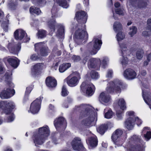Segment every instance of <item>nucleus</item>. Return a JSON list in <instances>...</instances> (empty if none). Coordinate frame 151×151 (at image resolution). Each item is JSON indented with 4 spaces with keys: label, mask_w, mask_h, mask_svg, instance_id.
<instances>
[{
    "label": "nucleus",
    "mask_w": 151,
    "mask_h": 151,
    "mask_svg": "<svg viewBox=\"0 0 151 151\" xmlns=\"http://www.w3.org/2000/svg\"><path fill=\"white\" fill-rule=\"evenodd\" d=\"M50 132L48 126L43 127L38 129V133H35L33 138L34 143L36 145L42 144L46 138L49 135Z\"/></svg>",
    "instance_id": "1"
},
{
    "label": "nucleus",
    "mask_w": 151,
    "mask_h": 151,
    "mask_svg": "<svg viewBox=\"0 0 151 151\" xmlns=\"http://www.w3.org/2000/svg\"><path fill=\"white\" fill-rule=\"evenodd\" d=\"M83 117L86 118L82 121V124L85 126H90L95 118L94 112L88 108H86L84 111H82L81 113Z\"/></svg>",
    "instance_id": "2"
},
{
    "label": "nucleus",
    "mask_w": 151,
    "mask_h": 151,
    "mask_svg": "<svg viewBox=\"0 0 151 151\" xmlns=\"http://www.w3.org/2000/svg\"><path fill=\"white\" fill-rule=\"evenodd\" d=\"M140 138L136 135H134L130 139L129 142L132 144L130 151H144V147L141 143Z\"/></svg>",
    "instance_id": "3"
},
{
    "label": "nucleus",
    "mask_w": 151,
    "mask_h": 151,
    "mask_svg": "<svg viewBox=\"0 0 151 151\" xmlns=\"http://www.w3.org/2000/svg\"><path fill=\"white\" fill-rule=\"evenodd\" d=\"M122 85V83L118 80L111 82L109 86L106 89V91L108 93L113 92L114 90L116 91L120 92V86Z\"/></svg>",
    "instance_id": "4"
},
{
    "label": "nucleus",
    "mask_w": 151,
    "mask_h": 151,
    "mask_svg": "<svg viewBox=\"0 0 151 151\" xmlns=\"http://www.w3.org/2000/svg\"><path fill=\"white\" fill-rule=\"evenodd\" d=\"M14 107V105L12 102H8L7 101L0 102V111L2 109L3 111L6 114L10 113Z\"/></svg>",
    "instance_id": "5"
},
{
    "label": "nucleus",
    "mask_w": 151,
    "mask_h": 151,
    "mask_svg": "<svg viewBox=\"0 0 151 151\" xmlns=\"http://www.w3.org/2000/svg\"><path fill=\"white\" fill-rule=\"evenodd\" d=\"M71 145L74 150L77 151H85V148L79 138H75L71 142Z\"/></svg>",
    "instance_id": "6"
},
{
    "label": "nucleus",
    "mask_w": 151,
    "mask_h": 151,
    "mask_svg": "<svg viewBox=\"0 0 151 151\" xmlns=\"http://www.w3.org/2000/svg\"><path fill=\"white\" fill-rule=\"evenodd\" d=\"M35 50L39 49L40 54L41 56H45L47 55L49 52L48 47L44 46L43 43L39 42L35 44Z\"/></svg>",
    "instance_id": "7"
},
{
    "label": "nucleus",
    "mask_w": 151,
    "mask_h": 151,
    "mask_svg": "<svg viewBox=\"0 0 151 151\" xmlns=\"http://www.w3.org/2000/svg\"><path fill=\"white\" fill-rule=\"evenodd\" d=\"M13 86L10 87L6 86V90H4L1 92L0 94L1 99H7L11 97L14 95L15 91L13 88Z\"/></svg>",
    "instance_id": "8"
},
{
    "label": "nucleus",
    "mask_w": 151,
    "mask_h": 151,
    "mask_svg": "<svg viewBox=\"0 0 151 151\" xmlns=\"http://www.w3.org/2000/svg\"><path fill=\"white\" fill-rule=\"evenodd\" d=\"M94 86L92 84H88L85 82H83L81 85V88L83 92L86 91V94L89 96H91L93 93V88Z\"/></svg>",
    "instance_id": "9"
},
{
    "label": "nucleus",
    "mask_w": 151,
    "mask_h": 151,
    "mask_svg": "<svg viewBox=\"0 0 151 151\" xmlns=\"http://www.w3.org/2000/svg\"><path fill=\"white\" fill-rule=\"evenodd\" d=\"M41 104L40 99H37L31 104L30 111L33 114L37 113L40 109Z\"/></svg>",
    "instance_id": "10"
},
{
    "label": "nucleus",
    "mask_w": 151,
    "mask_h": 151,
    "mask_svg": "<svg viewBox=\"0 0 151 151\" xmlns=\"http://www.w3.org/2000/svg\"><path fill=\"white\" fill-rule=\"evenodd\" d=\"M75 38L78 40H87L88 35L86 31L82 29H78L75 32Z\"/></svg>",
    "instance_id": "11"
},
{
    "label": "nucleus",
    "mask_w": 151,
    "mask_h": 151,
    "mask_svg": "<svg viewBox=\"0 0 151 151\" xmlns=\"http://www.w3.org/2000/svg\"><path fill=\"white\" fill-rule=\"evenodd\" d=\"M146 1V0H129V2L133 6L142 8L146 7L147 5Z\"/></svg>",
    "instance_id": "12"
},
{
    "label": "nucleus",
    "mask_w": 151,
    "mask_h": 151,
    "mask_svg": "<svg viewBox=\"0 0 151 151\" xmlns=\"http://www.w3.org/2000/svg\"><path fill=\"white\" fill-rule=\"evenodd\" d=\"M86 13L83 11H79L76 12L75 18L79 23H86L87 17L86 16Z\"/></svg>",
    "instance_id": "13"
},
{
    "label": "nucleus",
    "mask_w": 151,
    "mask_h": 151,
    "mask_svg": "<svg viewBox=\"0 0 151 151\" xmlns=\"http://www.w3.org/2000/svg\"><path fill=\"white\" fill-rule=\"evenodd\" d=\"M124 76L128 80H132L135 78L136 73L133 70L128 68L126 69L124 72Z\"/></svg>",
    "instance_id": "14"
},
{
    "label": "nucleus",
    "mask_w": 151,
    "mask_h": 151,
    "mask_svg": "<svg viewBox=\"0 0 151 151\" xmlns=\"http://www.w3.org/2000/svg\"><path fill=\"white\" fill-rule=\"evenodd\" d=\"M94 45L93 50L90 52V53L91 54H95L97 52L98 50H99L100 48L102 43L101 40H99L98 39H93Z\"/></svg>",
    "instance_id": "15"
},
{
    "label": "nucleus",
    "mask_w": 151,
    "mask_h": 151,
    "mask_svg": "<svg viewBox=\"0 0 151 151\" xmlns=\"http://www.w3.org/2000/svg\"><path fill=\"white\" fill-rule=\"evenodd\" d=\"M101 61L99 59L91 58L89 60L88 67L90 68H95L100 66Z\"/></svg>",
    "instance_id": "16"
},
{
    "label": "nucleus",
    "mask_w": 151,
    "mask_h": 151,
    "mask_svg": "<svg viewBox=\"0 0 151 151\" xmlns=\"http://www.w3.org/2000/svg\"><path fill=\"white\" fill-rule=\"evenodd\" d=\"M26 36H27V35L25 32L22 29H19L17 30L14 32V35L15 38L17 40H22L23 38Z\"/></svg>",
    "instance_id": "17"
},
{
    "label": "nucleus",
    "mask_w": 151,
    "mask_h": 151,
    "mask_svg": "<svg viewBox=\"0 0 151 151\" xmlns=\"http://www.w3.org/2000/svg\"><path fill=\"white\" fill-rule=\"evenodd\" d=\"M43 68L42 63H38L35 65L32 69V75H35L40 73Z\"/></svg>",
    "instance_id": "18"
},
{
    "label": "nucleus",
    "mask_w": 151,
    "mask_h": 151,
    "mask_svg": "<svg viewBox=\"0 0 151 151\" xmlns=\"http://www.w3.org/2000/svg\"><path fill=\"white\" fill-rule=\"evenodd\" d=\"M57 30L56 33V36L59 38H63L64 36V27L61 24L57 25Z\"/></svg>",
    "instance_id": "19"
},
{
    "label": "nucleus",
    "mask_w": 151,
    "mask_h": 151,
    "mask_svg": "<svg viewBox=\"0 0 151 151\" xmlns=\"http://www.w3.org/2000/svg\"><path fill=\"white\" fill-rule=\"evenodd\" d=\"M46 83L47 86L50 88L55 87L57 85L56 80L51 77H47L46 79Z\"/></svg>",
    "instance_id": "20"
},
{
    "label": "nucleus",
    "mask_w": 151,
    "mask_h": 151,
    "mask_svg": "<svg viewBox=\"0 0 151 151\" xmlns=\"http://www.w3.org/2000/svg\"><path fill=\"white\" fill-rule=\"evenodd\" d=\"M135 120L133 117H129L125 122V127L129 130L132 129L134 124Z\"/></svg>",
    "instance_id": "21"
},
{
    "label": "nucleus",
    "mask_w": 151,
    "mask_h": 151,
    "mask_svg": "<svg viewBox=\"0 0 151 151\" xmlns=\"http://www.w3.org/2000/svg\"><path fill=\"white\" fill-rule=\"evenodd\" d=\"M110 96L109 95H107L104 92L101 93L99 96V101L101 103H107L110 100Z\"/></svg>",
    "instance_id": "22"
},
{
    "label": "nucleus",
    "mask_w": 151,
    "mask_h": 151,
    "mask_svg": "<svg viewBox=\"0 0 151 151\" xmlns=\"http://www.w3.org/2000/svg\"><path fill=\"white\" fill-rule=\"evenodd\" d=\"M7 61L9 64L13 67L16 68L19 65V61L16 57H14V58H10L7 60Z\"/></svg>",
    "instance_id": "23"
},
{
    "label": "nucleus",
    "mask_w": 151,
    "mask_h": 151,
    "mask_svg": "<svg viewBox=\"0 0 151 151\" xmlns=\"http://www.w3.org/2000/svg\"><path fill=\"white\" fill-rule=\"evenodd\" d=\"M64 119L62 117H59L54 121V124L56 129L60 127L63 125Z\"/></svg>",
    "instance_id": "24"
},
{
    "label": "nucleus",
    "mask_w": 151,
    "mask_h": 151,
    "mask_svg": "<svg viewBox=\"0 0 151 151\" xmlns=\"http://www.w3.org/2000/svg\"><path fill=\"white\" fill-rule=\"evenodd\" d=\"M143 96L145 102L149 105L151 104V94L150 93L143 92Z\"/></svg>",
    "instance_id": "25"
},
{
    "label": "nucleus",
    "mask_w": 151,
    "mask_h": 151,
    "mask_svg": "<svg viewBox=\"0 0 151 151\" xmlns=\"http://www.w3.org/2000/svg\"><path fill=\"white\" fill-rule=\"evenodd\" d=\"M12 75L11 72H7L5 74V81L7 83V86L11 87L13 86V83L11 82L10 80L11 79V76Z\"/></svg>",
    "instance_id": "26"
},
{
    "label": "nucleus",
    "mask_w": 151,
    "mask_h": 151,
    "mask_svg": "<svg viewBox=\"0 0 151 151\" xmlns=\"http://www.w3.org/2000/svg\"><path fill=\"white\" fill-rule=\"evenodd\" d=\"M113 29L115 32L121 31L122 29V24L119 22H116L113 25Z\"/></svg>",
    "instance_id": "27"
},
{
    "label": "nucleus",
    "mask_w": 151,
    "mask_h": 151,
    "mask_svg": "<svg viewBox=\"0 0 151 151\" xmlns=\"http://www.w3.org/2000/svg\"><path fill=\"white\" fill-rule=\"evenodd\" d=\"M77 81V78L76 77L74 76L72 77L68 81L67 83L70 86H74L76 85Z\"/></svg>",
    "instance_id": "28"
},
{
    "label": "nucleus",
    "mask_w": 151,
    "mask_h": 151,
    "mask_svg": "<svg viewBox=\"0 0 151 151\" xmlns=\"http://www.w3.org/2000/svg\"><path fill=\"white\" fill-rule=\"evenodd\" d=\"M71 64L70 63H63L60 65L59 70L60 72H63L66 70L68 68L70 67Z\"/></svg>",
    "instance_id": "29"
},
{
    "label": "nucleus",
    "mask_w": 151,
    "mask_h": 151,
    "mask_svg": "<svg viewBox=\"0 0 151 151\" xmlns=\"http://www.w3.org/2000/svg\"><path fill=\"white\" fill-rule=\"evenodd\" d=\"M55 24L56 22L55 19H50L48 22V25L49 27L52 30L51 31H53V32H54L55 30Z\"/></svg>",
    "instance_id": "30"
},
{
    "label": "nucleus",
    "mask_w": 151,
    "mask_h": 151,
    "mask_svg": "<svg viewBox=\"0 0 151 151\" xmlns=\"http://www.w3.org/2000/svg\"><path fill=\"white\" fill-rule=\"evenodd\" d=\"M20 48V44L18 43L16 47H11L10 49H9V51L11 53L17 54L18 53Z\"/></svg>",
    "instance_id": "31"
},
{
    "label": "nucleus",
    "mask_w": 151,
    "mask_h": 151,
    "mask_svg": "<svg viewBox=\"0 0 151 151\" xmlns=\"http://www.w3.org/2000/svg\"><path fill=\"white\" fill-rule=\"evenodd\" d=\"M89 144L92 147H96L97 145V140L96 138L91 137L88 139Z\"/></svg>",
    "instance_id": "32"
},
{
    "label": "nucleus",
    "mask_w": 151,
    "mask_h": 151,
    "mask_svg": "<svg viewBox=\"0 0 151 151\" xmlns=\"http://www.w3.org/2000/svg\"><path fill=\"white\" fill-rule=\"evenodd\" d=\"M56 2L60 6L64 8H67L68 6L66 0H56Z\"/></svg>",
    "instance_id": "33"
},
{
    "label": "nucleus",
    "mask_w": 151,
    "mask_h": 151,
    "mask_svg": "<svg viewBox=\"0 0 151 151\" xmlns=\"http://www.w3.org/2000/svg\"><path fill=\"white\" fill-rule=\"evenodd\" d=\"M118 104L121 109L124 110L126 109L125 103L123 99H119L118 101Z\"/></svg>",
    "instance_id": "34"
},
{
    "label": "nucleus",
    "mask_w": 151,
    "mask_h": 151,
    "mask_svg": "<svg viewBox=\"0 0 151 151\" xmlns=\"http://www.w3.org/2000/svg\"><path fill=\"white\" fill-rule=\"evenodd\" d=\"M116 37L117 41L119 42L124 39L125 35L124 33L120 31L118 32L116 35Z\"/></svg>",
    "instance_id": "35"
},
{
    "label": "nucleus",
    "mask_w": 151,
    "mask_h": 151,
    "mask_svg": "<svg viewBox=\"0 0 151 151\" xmlns=\"http://www.w3.org/2000/svg\"><path fill=\"white\" fill-rule=\"evenodd\" d=\"M107 129L106 126L102 125L97 129V131L101 134H103Z\"/></svg>",
    "instance_id": "36"
},
{
    "label": "nucleus",
    "mask_w": 151,
    "mask_h": 151,
    "mask_svg": "<svg viewBox=\"0 0 151 151\" xmlns=\"http://www.w3.org/2000/svg\"><path fill=\"white\" fill-rule=\"evenodd\" d=\"M144 53V51L143 50H138L136 52L137 58L138 59H141L143 57Z\"/></svg>",
    "instance_id": "37"
},
{
    "label": "nucleus",
    "mask_w": 151,
    "mask_h": 151,
    "mask_svg": "<svg viewBox=\"0 0 151 151\" xmlns=\"http://www.w3.org/2000/svg\"><path fill=\"white\" fill-rule=\"evenodd\" d=\"M17 5L16 0H13L11 1L9 4V7L12 10L16 9Z\"/></svg>",
    "instance_id": "38"
},
{
    "label": "nucleus",
    "mask_w": 151,
    "mask_h": 151,
    "mask_svg": "<svg viewBox=\"0 0 151 151\" xmlns=\"http://www.w3.org/2000/svg\"><path fill=\"white\" fill-rule=\"evenodd\" d=\"M59 135H60V133H53L51 134L52 139L55 144L57 143V140L56 139V137H58Z\"/></svg>",
    "instance_id": "39"
},
{
    "label": "nucleus",
    "mask_w": 151,
    "mask_h": 151,
    "mask_svg": "<svg viewBox=\"0 0 151 151\" xmlns=\"http://www.w3.org/2000/svg\"><path fill=\"white\" fill-rule=\"evenodd\" d=\"M37 34L38 37L41 38H43L46 36V32L43 30H39Z\"/></svg>",
    "instance_id": "40"
},
{
    "label": "nucleus",
    "mask_w": 151,
    "mask_h": 151,
    "mask_svg": "<svg viewBox=\"0 0 151 151\" xmlns=\"http://www.w3.org/2000/svg\"><path fill=\"white\" fill-rule=\"evenodd\" d=\"M130 29L131 31L129 32V34L130 35L131 37H132L136 34L137 30V28L136 27L132 26L130 28Z\"/></svg>",
    "instance_id": "41"
},
{
    "label": "nucleus",
    "mask_w": 151,
    "mask_h": 151,
    "mask_svg": "<svg viewBox=\"0 0 151 151\" xmlns=\"http://www.w3.org/2000/svg\"><path fill=\"white\" fill-rule=\"evenodd\" d=\"M29 11L31 13H33L37 14H39L41 13V11L39 9L35 8V9L32 7L30 8Z\"/></svg>",
    "instance_id": "42"
},
{
    "label": "nucleus",
    "mask_w": 151,
    "mask_h": 151,
    "mask_svg": "<svg viewBox=\"0 0 151 151\" xmlns=\"http://www.w3.org/2000/svg\"><path fill=\"white\" fill-rule=\"evenodd\" d=\"M91 77L93 79H96L98 78L99 75L98 73L94 71H92L90 73Z\"/></svg>",
    "instance_id": "43"
},
{
    "label": "nucleus",
    "mask_w": 151,
    "mask_h": 151,
    "mask_svg": "<svg viewBox=\"0 0 151 151\" xmlns=\"http://www.w3.org/2000/svg\"><path fill=\"white\" fill-rule=\"evenodd\" d=\"M144 136L147 140H148L151 138V132L147 131L146 133L144 134Z\"/></svg>",
    "instance_id": "44"
},
{
    "label": "nucleus",
    "mask_w": 151,
    "mask_h": 151,
    "mask_svg": "<svg viewBox=\"0 0 151 151\" xmlns=\"http://www.w3.org/2000/svg\"><path fill=\"white\" fill-rule=\"evenodd\" d=\"M112 115V111L111 110H109L107 112H106L105 114V118L109 119L110 118Z\"/></svg>",
    "instance_id": "45"
},
{
    "label": "nucleus",
    "mask_w": 151,
    "mask_h": 151,
    "mask_svg": "<svg viewBox=\"0 0 151 151\" xmlns=\"http://www.w3.org/2000/svg\"><path fill=\"white\" fill-rule=\"evenodd\" d=\"M119 137L116 134H115L114 133L113 134L111 137L112 139L113 140V141L114 142H115L116 144L118 145V143H117V141H116V140Z\"/></svg>",
    "instance_id": "46"
},
{
    "label": "nucleus",
    "mask_w": 151,
    "mask_h": 151,
    "mask_svg": "<svg viewBox=\"0 0 151 151\" xmlns=\"http://www.w3.org/2000/svg\"><path fill=\"white\" fill-rule=\"evenodd\" d=\"M115 12L116 14L120 15H124V14L123 10L120 8L116 9H115Z\"/></svg>",
    "instance_id": "47"
},
{
    "label": "nucleus",
    "mask_w": 151,
    "mask_h": 151,
    "mask_svg": "<svg viewBox=\"0 0 151 151\" xmlns=\"http://www.w3.org/2000/svg\"><path fill=\"white\" fill-rule=\"evenodd\" d=\"M62 95L63 96H66L68 95L67 91L64 86H63L62 88Z\"/></svg>",
    "instance_id": "48"
},
{
    "label": "nucleus",
    "mask_w": 151,
    "mask_h": 151,
    "mask_svg": "<svg viewBox=\"0 0 151 151\" xmlns=\"http://www.w3.org/2000/svg\"><path fill=\"white\" fill-rule=\"evenodd\" d=\"M40 58V56L36 55V54L32 55L30 57V59L32 60H35Z\"/></svg>",
    "instance_id": "49"
},
{
    "label": "nucleus",
    "mask_w": 151,
    "mask_h": 151,
    "mask_svg": "<svg viewBox=\"0 0 151 151\" xmlns=\"http://www.w3.org/2000/svg\"><path fill=\"white\" fill-rule=\"evenodd\" d=\"M121 48L122 49L121 53L122 54L124 53V52H125V51L127 50V47L126 45L122 44L120 45Z\"/></svg>",
    "instance_id": "50"
},
{
    "label": "nucleus",
    "mask_w": 151,
    "mask_h": 151,
    "mask_svg": "<svg viewBox=\"0 0 151 151\" xmlns=\"http://www.w3.org/2000/svg\"><path fill=\"white\" fill-rule=\"evenodd\" d=\"M12 111L11 112L7 114H10L8 117V121L9 122H11L12 121L14 120V114L13 113H12Z\"/></svg>",
    "instance_id": "51"
},
{
    "label": "nucleus",
    "mask_w": 151,
    "mask_h": 151,
    "mask_svg": "<svg viewBox=\"0 0 151 151\" xmlns=\"http://www.w3.org/2000/svg\"><path fill=\"white\" fill-rule=\"evenodd\" d=\"M9 20H7L6 24V21H4L2 24V25L3 27V29L4 30L6 31L7 30L8 26L7 24H9Z\"/></svg>",
    "instance_id": "52"
},
{
    "label": "nucleus",
    "mask_w": 151,
    "mask_h": 151,
    "mask_svg": "<svg viewBox=\"0 0 151 151\" xmlns=\"http://www.w3.org/2000/svg\"><path fill=\"white\" fill-rule=\"evenodd\" d=\"M122 54L123 57V59L122 63L123 65H125L128 63V60L127 58L126 57H124V53H123Z\"/></svg>",
    "instance_id": "53"
},
{
    "label": "nucleus",
    "mask_w": 151,
    "mask_h": 151,
    "mask_svg": "<svg viewBox=\"0 0 151 151\" xmlns=\"http://www.w3.org/2000/svg\"><path fill=\"white\" fill-rule=\"evenodd\" d=\"M72 59L75 62H77L81 60V58L79 56L74 55L73 56Z\"/></svg>",
    "instance_id": "54"
},
{
    "label": "nucleus",
    "mask_w": 151,
    "mask_h": 151,
    "mask_svg": "<svg viewBox=\"0 0 151 151\" xmlns=\"http://www.w3.org/2000/svg\"><path fill=\"white\" fill-rule=\"evenodd\" d=\"M115 134H116L118 136L120 137L122 134V130L119 129H117L116 130V131L114 132Z\"/></svg>",
    "instance_id": "55"
},
{
    "label": "nucleus",
    "mask_w": 151,
    "mask_h": 151,
    "mask_svg": "<svg viewBox=\"0 0 151 151\" xmlns=\"http://www.w3.org/2000/svg\"><path fill=\"white\" fill-rule=\"evenodd\" d=\"M45 0H37V3L39 5L41 6L44 5L46 3Z\"/></svg>",
    "instance_id": "56"
},
{
    "label": "nucleus",
    "mask_w": 151,
    "mask_h": 151,
    "mask_svg": "<svg viewBox=\"0 0 151 151\" xmlns=\"http://www.w3.org/2000/svg\"><path fill=\"white\" fill-rule=\"evenodd\" d=\"M52 52L54 53L55 52L57 55L58 56H60L61 54V51L60 50H57L56 48H54Z\"/></svg>",
    "instance_id": "57"
},
{
    "label": "nucleus",
    "mask_w": 151,
    "mask_h": 151,
    "mask_svg": "<svg viewBox=\"0 0 151 151\" xmlns=\"http://www.w3.org/2000/svg\"><path fill=\"white\" fill-rule=\"evenodd\" d=\"M147 29L151 28V19H148L147 21Z\"/></svg>",
    "instance_id": "58"
},
{
    "label": "nucleus",
    "mask_w": 151,
    "mask_h": 151,
    "mask_svg": "<svg viewBox=\"0 0 151 151\" xmlns=\"http://www.w3.org/2000/svg\"><path fill=\"white\" fill-rule=\"evenodd\" d=\"M135 122H137V124L138 125H139L141 123V122L140 120L139 119L138 117H135L134 119Z\"/></svg>",
    "instance_id": "59"
},
{
    "label": "nucleus",
    "mask_w": 151,
    "mask_h": 151,
    "mask_svg": "<svg viewBox=\"0 0 151 151\" xmlns=\"http://www.w3.org/2000/svg\"><path fill=\"white\" fill-rule=\"evenodd\" d=\"M31 88L30 87H27L26 88V90L25 92V94L28 95L31 91Z\"/></svg>",
    "instance_id": "60"
},
{
    "label": "nucleus",
    "mask_w": 151,
    "mask_h": 151,
    "mask_svg": "<svg viewBox=\"0 0 151 151\" xmlns=\"http://www.w3.org/2000/svg\"><path fill=\"white\" fill-rule=\"evenodd\" d=\"M122 112L121 111H116V115L117 117L119 119H121L122 117L121 114Z\"/></svg>",
    "instance_id": "61"
},
{
    "label": "nucleus",
    "mask_w": 151,
    "mask_h": 151,
    "mask_svg": "<svg viewBox=\"0 0 151 151\" xmlns=\"http://www.w3.org/2000/svg\"><path fill=\"white\" fill-rule=\"evenodd\" d=\"M142 34L144 36H148L150 35L149 32L146 31H145L142 32Z\"/></svg>",
    "instance_id": "62"
},
{
    "label": "nucleus",
    "mask_w": 151,
    "mask_h": 151,
    "mask_svg": "<svg viewBox=\"0 0 151 151\" xmlns=\"http://www.w3.org/2000/svg\"><path fill=\"white\" fill-rule=\"evenodd\" d=\"M106 64L107 63L106 60L105 59H104L102 63V65L103 67L104 68H105V66L106 65Z\"/></svg>",
    "instance_id": "63"
},
{
    "label": "nucleus",
    "mask_w": 151,
    "mask_h": 151,
    "mask_svg": "<svg viewBox=\"0 0 151 151\" xmlns=\"http://www.w3.org/2000/svg\"><path fill=\"white\" fill-rule=\"evenodd\" d=\"M112 73V72L111 70H109L107 74V76L108 77H111V75Z\"/></svg>",
    "instance_id": "64"
}]
</instances>
